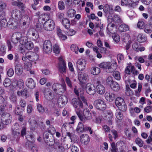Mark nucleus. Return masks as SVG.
<instances>
[{
	"label": "nucleus",
	"mask_w": 152,
	"mask_h": 152,
	"mask_svg": "<svg viewBox=\"0 0 152 152\" xmlns=\"http://www.w3.org/2000/svg\"><path fill=\"white\" fill-rule=\"evenodd\" d=\"M45 142L49 146H52L55 143L54 139L52 137H51L50 139L49 140H45Z\"/></svg>",
	"instance_id": "nucleus-38"
},
{
	"label": "nucleus",
	"mask_w": 152,
	"mask_h": 152,
	"mask_svg": "<svg viewBox=\"0 0 152 152\" xmlns=\"http://www.w3.org/2000/svg\"><path fill=\"white\" fill-rule=\"evenodd\" d=\"M105 97L107 101L112 102L115 99V95L112 92H107L105 94Z\"/></svg>",
	"instance_id": "nucleus-17"
},
{
	"label": "nucleus",
	"mask_w": 152,
	"mask_h": 152,
	"mask_svg": "<svg viewBox=\"0 0 152 152\" xmlns=\"http://www.w3.org/2000/svg\"><path fill=\"white\" fill-rule=\"evenodd\" d=\"M27 91L25 89H24L21 91H18L17 92V95L19 96H21L24 98H26L27 96Z\"/></svg>",
	"instance_id": "nucleus-29"
},
{
	"label": "nucleus",
	"mask_w": 152,
	"mask_h": 152,
	"mask_svg": "<svg viewBox=\"0 0 152 152\" xmlns=\"http://www.w3.org/2000/svg\"><path fill=\"white\" fill-rule=\"evenodd\" d=\"M48 25V27L51 28H55V25L54 22L53 20H51L50 23L48 22H45L44 23V25Z\"/></svg>",
	"instance_id": "nucleus-42"
},
{
	"label": "nucleus",
	"mask_w": 152,
	"mask_h": 152,
	"mask_svg": "<svg viewBox=\"0 0 152 152\" xmlns=\"http://www.w3.org/2000/svg\"><path fill=\"white\" fill-rule=\"evenodd\" d=\"M111 87L112 90L116 91H118L120 89L119 85L117 82L115 81L113 82L111 84Z\"/></svg>",
	"instance_id": "nucleus-24"
},
{
	"label": "nucleus",
	"mask_w": 152,
	"mask_h": 152,
	"mask_svg": "<svg viewBox=\"0 0 152 152\" xmlns=\"http://www.w3.org/2000/svg\"><path fill=\"white\" fill-rule=\"evenodd\" d=\"M106 81L107 84L110 85L112 83L114 82L113 81L112 77H108L107 78Z\"/></svg>",
	"instance_id": "nucleus-62"
},
{
	"label": "nucleus",
	"mask_w": 152,
	"mask_h": 152,
	"mask_svg": "<svg viewBox=\"0 0 152 152\" xmlns=\"http://www.w3.org/2000/svg\"><path fill=\"white\" fill-rule=\"evenodd\" d=\"M37 109L38 112L41 113H43L45 110L48 111L47 108H45L39 104H38L37 105Z\"/></svg>",
	"instance_id": "nucleus-32"
},
{
	"label": "nucleus",
	"mask_w": 152,
	"mask_h": 152,
	"mask_svg": "<svg viewBox=\"0 0 152 152\" xmlns=\"http://www.w3.org/2000/svg\"><path fill=\"white\" fill-rule=\"evenodd\" d=\"M110 7L108 4H106L104 6V11L105 13H107L110 10Z\"/></svg>",
	"instance_id": "nucleus-63"
},
{
	"label": "nucleus",
	"mask_w": 152,
	"mask_h": 152,
	"mask_svg": "<svg viewBox=\"0 0 152 152\" xmlns=\"http://www.w3.org/2000/svg\"><path fill=\"white\" fill-rule=\"evenodd\" d=\"M27 38L25 37H22L19 40V42L21 45H24L26 44L28 42L27 41Z\"/></svg>",
	"instance_id": "nucleus-47"
},
{
	"label": "nucleus",
	"mask_w": 152,
	"mask_h": 152,
	"mask_svg": "<svg viewBox=\"0 0 152 152\" xmlns=\"http://www.w3.org/2000/svg\"><path fill=\"white\" fill-rule=\"evenodd\" d=\"M144 110L147 113H149L152 110V106H148L145 107L144 109Z\"/></svg>",
	"instance_id": "nucleus-64"
},
{
	"label": "nucleus",
	"mask_w": 152,
	"mask_h": 152,
	"mask_svg": "<svg viewBox=\"0 0 152 152\" xmlns=\"http://www.w3.org/2000/svg\"><path fill=\"white\" fill-rule=\"evenodd\" d=\"M136 143L140 147L142 146L143 143V141L139 138H137L135 140Z\"/></svg>",
	"instance_id": "nucleus-48"
},
{
	"label": "nucleus",
	"mask_w": 152,
	"mask_h": 152,
	"mask_svg": "<svg viewBox=\"0 0 152 152\" xmlns=\"http://www.w3.org/2000/svg\"><path fill=\"white\" fill-rule=\"evenodd\" d=\"M52 130L53 131V132L51 133V130H49L48 132H44V135H43V137L45 141V140H48L49 138V133H50L51 134H54L56 132V130L55 128L53 127L52 128Z\"/></svg>",
	"instance_id": "nucleus-23"
},
{
	"label": "nucleus",
	"mask_w": 152,
	"mask_h": 152,
	"mask_svg": "<svg viewBox=\"0 0 152 152\" xmlns=\"http://www.w3.org/2000/svg\"><path fill=\"white\" fill-rule=\"evenodd\" d=\"M65 30H61L58 29L57 31V33L58 36L61 40H64L67 38V37L64 34H66Z\"/></svg>",
	"instance_id": "nucleus-15"
},
{
	"label": "nucleus",
	"mask_w": 152,
	"mask_h": 152,
	"mask_svg": "<svg viewBox=\"0 0 152 152\" xmlns=\"http://www.w3.org/2000/svg\"><path fill=\"white\" fill-rule=\"evenodd\" d=\"M29 123L30 125V129L32 131L35 130L37 127V121L35 120L29 121Z\"/></svg>",
	"instance_id": "nucleus-21"
},
{
	"label": "nucleus",
	"mask_w": 152,
	"mask_h": 152,
	"mask_svg": "<svg viewBox=\"0 0 152 152\" xmlns=\"http://www.w3.org/2000/svg\"><path fill=\"white\" fill-rule=\"evenodd\" d=\"M76 11L74 9H71L68 10L67 14L69 17L72 18L74 17Z\"/></svg>",
	"instance_id": "nucleus-41"
},
{
	"label": "nucleus",
	"mask_w": 152,
	"mask_h": 152,
	"mask_svg": "<svg viewBox=\"0 0 152 152\" xmlns=\"http://www.w3.org/2000/svg\"><path fill=\"white\" fill-rule=\"evenodd\" d=\"M129 0H121V5L122 6H128L129 7H132L133 6V3L130 2Z\"/></svg>",
	"instance_id": "nucleus-26"
},
{
	"label": "nucleus",
	"mask_w": 152,
	"mask_h": 152,
	"mask_svg": "<svg viewBox=\"0 0 152 152\" xmlns=\"http://www.w3.org/2000/svg\"><path fill=\"white\" fill-rule=\"evenodd\" d=\"M97 92L100 94H102L105 92V88L104 86L100 84H98L96 87Z\"/></svg>",
	"instance_id": "nucleus-18"
},
{
	"label": "nucleus",
	"mask_w": 152,
	"mask_h": 152,
	"mask_svg": "<svg viewBox=\"0 0 152 152\" xmlns=\"http://www.w3.org/2000/svg\"><path fill=\"white\" fill-rule=\"evenodd\" d=\"M7 73L9 77H11L13 75L14 73L13 69L12 68H10L8 70Z\"/></svg>",
	"instance_id": "nucleus-60"
},
{
	"label": "nucleus",
	"mask_w": 152,
	"mask_h": 152,
	"mask_svg": "<svg viewBox=\"0 0 152 152\" xmlns=\"http://www.w3.org/2000/svg\"><path fill=\"white\" fill-rule=\"evenodd\" d=\"M22 111L21 109H20L19 107H16L15 110V114L17 115H20Z\"/></svg>",
	"instance_id": "nucleus-58"
},
{
	"label": "nucleus",
	"mask_w": 152,
	"mask_h": 152,
	"mask_svg": "<svg viewBox=\"0 0 152 152\" xmlns=\"http://www.w3.org/2000/svg\"><path fill=\"white\" fill-rule=\"evenodd\" d=\"M10 100L13 102L15 103L17 102V98L15 95L12 94L10 98Z\"/></svg>",
	"instance_id": "nucleus-57"
},
{
	"label": "nucleus",
	"mask_w": 152,
	"mask_h": 152,
	"mask_svg": "<svg viewBox=\"0 0 152 152\" xmlns=\"http://www.w3.org/2000/svg\"><path fill=\"white\" fill-rule=\"evenodd\" d=\"M124 103L125 102L124 99L120 97L116 98L115 101V104L118 107L122 104H124Z\"/></svg>",
	"instance_id": "nucleus-27"
},
{
	"label": "nucleus",
	"mask_w": 152,
	"mask_h": 152,
	"mask_svg": "<svg viewBox=\"0 0 152 152\" xmlns=\"http://www.w3.org/2000/svg\"><path fill=\"white\" fill-rule=\"evenodd\" d=\"M52 112L53 114L56 117H58L60 115V111L56 108H54L53 109Z\"/></svg>",
	"instance_id": "nucleus-49"
},
{
	"label": "nucleus",
	"mask_w": 152,
	"mask_h": 152,
	"mask_svg": "<svg viewBox=\"0 0 152 152\" xmlns=\"http://www.w3.org/2000/svg\"><path fill=\"white\" fill-rule=\"evenodd\" d=\"M71 49L72 51L75 52V53L77 54L78 53L79 48L75 44H72L71 46Z\"/></svg>",
	"instance_id": "nucleus-40"
},
{
	"label": "nucleus",
	"mask_w": 152,
	"mask_h": 152,
	"mask_svg": "<svg viewBox=\"0 0 152 152\" xmlns=\"http://www.w3.org/2000/svg\"><path fill=\"white\" fill-rule=\"evenodd\" d=\"M137 41L140 42H143L147 40V38L142 34H139L137 38Z\"/></svg>",
	"instance_id": "nucleus-28"
},
{
	"label": "nucleus",
	"mask_w": 152,
	"mask_h": 152,
	"mask_svg": "<svg viewBox=\"0 0 152 152\" xmlns=\"http://www.w3.org/2000/svg\"><path fill=\"white\" fill-rule=\"evenodd\" d=\"M26 85L28 87L30 88H33L35 87V84L33 79L31 78L27 79Z\"/></svg>",
	"instance_id": "nucleus-20"
},
{
	"label": "nucleus",
	"mask_w": 152,
	"mask_h": 152,
	"mask_svg": "<svg viewBox=\"0 0 152 152\" xmlns=\"http://www.w3.org/2000/svg\"><path fill=\"white\" fill-rule=\"evenodd\" d=\"M134 66H127L125 70V72L126 74H130L134 69Z\"/></svg>",
	"instance_id": "nucleus-37"
},
{
	"label": "nucleus",
	"mask_w": 152,
	"mask_h": 152,
	"mask_svg": "<svg viewBox=\"0 0 152 152\" xmlns=\"http://www.w3.org/2000/svg\"><path fill=\"white\" fill-rule=\"evenodd\" d=\"M31 66L32 64L30 62L24 63V69L26 70H29L31 68Z\"/></svg>",
	"instance_id": "nucleus-51"
},
{
	"label": "nucleus",
	"mask_w": 152,
	"mask_h": 152,
	"mask_svg": "<svg viewBox=\"0 0 152 152\" xmlns=\"http://www.w3.org/2000/svg\"><path fill=\"white\" fill-rule=\"evenodd\" d=\"M26 138L28 141H34V137L32 134L27 135L26 136Z\"/></svg>",
	"instance_id": "nucleus-56"
},
{
	"label": "nucleus",
	"mask_w": 152,
	"mask_h": 152,
	"mask_svg": "<svg viewBox=\"0 0 152 152\" xmlns=\"http://www.w3.org/2000/svg\"><path fill=\"white\" fill-rule=\"evenodd\" d=\"M115 115L117 118L118 120H121L123 119V115L120 110L118 109L116 110Z\"/></svg>",
	"instance_id": "nucleus-33"
},
{
	"label": "nucleus",
	"mask_w": 152,
	"mask_h": 152,
	"mask_svg": "<svg viewBox=\"0 0 152 152\" xmlns=\"http://www.w3.org/2000/svg\"><path fill=\"white\" fill-rule=\"evenodd\" d=\"M53 50L54 52L56 54H58L60 53V49L59 46L56 44H55L53 46Z\"/></svg>",
	"instance_id": "nucleus-45"
},
{
	"label": "nucleus",
	"mask_w": 152,
	"mask_h": 152,
	"mask_svg": "<svg viewBox=\"0 0 152 152\" xmlns=\"http://www.w3.org/2000/svg\"><path fill=\"white\" fill-rule=\"evenodd\" d=\"M86 88L87 93L90 95H94L95 93V87L92 84L87 83Z\"/></svg>",
	"instance_id": "nucleus-9"
},
{
	"label": "nucleus",
	"mask_w": 152,
	"mask_h": 152,
	"mask_svg": "<svg viewBox=\"0 0 152 152\" xmlns=\"http://www.w3.org/2000/svg\"><path fill=\"white\" fill-rule=\"evenodd\" d=\"M18 11L17 10H13L11 13L12 17L13 18H15L18 17Z\"/></svg>",
	"instance_id": "nucleus-55"
},
{
	"label": "nucleus",
	"mask_w": 152,
	"mask_h": 152,
	"mask_svg": "<svg viewBox=\"0 0 152 152\" xmlns=\"http://www.w3.org/2000/svg\"><path fill=\"white\" fill-rule=\"evenodd\" d=\"M40 17H42V21L47 22L49 20V17L48 15L45 14H42Z\"/></svg>",
	"instance_id": "nucleus-52"
},
{
	"label": "nucleus",
	"mask_w": 152,
	"mask_h": 152,
	"mask_svg": "<svg viewBox=\"0 0 152 152\" xmlns=\"http://www.w3.org/2000/svg\"><path fill=\"white\" fill-rule=\"evenodd\" d=\"M52 88L53 90L56 91L59 90L60 91L62 92L66 90V87L65 85H61L58 84H54Z\"/></svg>",
	"instance_id": "nucleus-10"
},
{
	"label": "nucleus",
	"mask_w": 152,
	"mask_h": 152,
	"mask_svg": "<svg viewBox=\"0 0 152 152\" xmlns=\"http://www.w3.org/2000/svg\"><path fill=\"white\" fill-rule=\"evenodd\" d=\"M80 110H76L77 114L80 120L82 121H85L87 120H90L92 118L91 114L89 110L88 109H85L83 111V115L80 112Z\"/></svg>",
	"instance_id": "nucleus-2"
},
{
	"label": "nucleus",
	"mask_w": 152,
	"mask_h": 152,
	"mask_svg": "<svg viewBox=\"0 0 152 152\" xmlns=\"http://www.w3.org/2000/svg\"><path fill=\"white\" fill-rule=\"evenodd\" d=\"M78 77L79 81L82 83H84L88 77V75L86 73L80 72L78 74Z\"/></svg>",
	"instance_id": "nucleus-12"
},
{
	"label": "nucleus",
	"mask_w": 152,
	"mask_h": 152,
	"mask_svg": "<svg viewBox=\"0 0 152 152\" xmlns=\"http://www.w3.org/2000/svg\"><path fill=\"white\" fill-rule=\"evenodd\" d=\"M58 64V70L61 73H65L66 72V65L65 63Z\"/></svg>",
	"instance_id": "nucleus-25"
},
{
	"label": "nucleus",
	"mask_w": 152,
	"mask_h": 152,
	"mask_svg": "<svg viewBox=\"0 0 152 152\" xmlns=\"http://www.w3.org/2000/svg\"><path fill=\"white\" fill-rule=\"evenodd\" d=\"M91 73L94 75H98L100 72V69L97 67H93L91 69Z\"/></svg>",
	"instance_id": "nucleus-30"
},
{
	"label": "nucleus",
	"mask_w": 152,
	"mask_h": 152,
	"mask_svg": "<svg viewBox=\"0 0 152 152\" xmlns=\"http://www.w3.org/2000/svg\"><path fill=\"white\" fill-rule=\"evenodd\" d=\"M113 40L116 42H118L119 41V36L117 34H115L112 36Z\"/></svg>",
	"instance_id": "nucleus-59"
},
{
	"label": "nucleus",
	"mask_w": 152,
	"mask_h": 152,
	"mask_svg": "<svg viewBox=\"0 0 152 152\" xmlns=\"http://www.w3.org/2000/svg\"><path fill=\"white\" fill-rule=\"evenodd\" d=\"M71 104L75 108V111L80 110L83 107V104L79 98H74L71 100Z\"/></svg>",
	"instance_id": "nucleus-5"
},
{
	"label": "nucleus",
	"mask_w": 152,
	"mask_h": 152,
	"mask_svg": "<svg viewBox=\"0 0 152 152\" xmlns=\"http://www.w3.org/2000/svg\"><path fill=\"white\" fill-rule=\"evenodd\" d=\"M11 84V81L8 78H6L4 80L3 84L5 87H8L10 86Z\"/></svg>",
	"instance_id": "nucleus-44"
},
{
	"label": "nucleus",
	"mask_w": 152,
	"mask_h": 152,
	"mask_svg": "<svg viewBox=\"0 0 152 152\" xmlns=\"http://www.w3.org/2000/svg\"><path fill=\"white\" fill-rule=\"evenodd\" d=\"M66 82L67 85L70 88L72 87V82L70 80V79L68 77H66L65 80Z\"/></svg>",
	"instance_id": "nucleus-53"
},
{
	"label": "nucleus",
	"mask_w": 152,
	"mask_h": 152,
	"mask_svg": "<svg viewBox=\"0 0 152 152\" xmlns=\"http://www.w3.org/2000/svg\"><path fill=\"white\" fill-rule=\"evenodd\" d=\"M21 34L17 32L14 33L11 37V41L13 43H17L21 38Z\"/></svg>",
	"instance_id": "nucleus-11"
},
{
	"label": "nucleus",
	"mask_w": 152,
	"mask_h": 152,
	"mask_svg": "<svg viewBox=\"0 0 152 152\" xmlns=\"http://www.w3.org/2000/svg\"><path fill=\"white\" fill-rule=\"evenodd\" d=\"M99 66L101 68L105 69L108 73H110L116 69L117 65L115 62L112 63L109 62H103L99 64Z\"/></svg>",
	"instance_id": "nucleus-1"
},
{
	"label": "nucleus",
	"mask_w": 152,
	"mask_h": 152,
	"mask_svg": "<svg viewBox=\"0 0 152 152\" xmlns=\"http://www.w3.org/2000/svg\"><path fill=\"white\" fill-rule=\"evenodd\" d=\"M85 130V127L82 122H80L77 126L76 131L77 132L80 133L83 132Z\"/></svg>",
	"instance_id": "nucleus-22"
},
{
	"label": "nucleus",
	"mask_w": 152,
	"mask_h": 152,
	"mask_svg": "<svg viewBox=\"0 0 152 152\" xmlns=\"http://www.w3.org/2000/svg\"><path fill=\"white\" fill-rule=\"evenodd\" d=\"M15 73L18 75H20L22 73L23 68L22 65L20 63H15Z\"/></svg>",
	"instance_id": "nucleus-13"
},
{
	"label": "nucleus",
	"mask_w": 152,
	"mask_h": 152,
	"mask_svg": "<svg viewBox=\"0 0 152 152\" xmlns=\"http://www.w3.org/2000/svg\"><path fill=\"white\" fill-rule=\"evenodd\" d=\"M25 56L29 61L34 62L38 61L39 58V56L38 54L32 52H28L25 54Z\"/></svg>",
	"instance_id": "nucleus-6"
},
{
	"label": "nucleus",
	"mask_w": 152,
	"mask_h": 152,
	"mask_svg": "<svg viewBox=\"0 0 152 152\" xmlns=\"http://www.w3.org/2000/svg\"><path fill=\"white\" fill-rule=\"evenodd\" d=\"M58 7L59 10H63L65 8V4L62 1H60L58 3Z\"/></svg>",
	"instance_id": "nucleus-43"
},
{
	"label": "nucleus",
	"mask_w": 152,
	"mask_h": 152,
	"mask_svg": "<svg viewBox=\"0 0 152 152\" xmlns=\"http://www.w3.org/2000/svg\"><path fill=\"white\" fill-rule=\"evenodd\" d=\"M117 58L118 63H120L121 61L124 60V56L122 54H118L117 56Z\"/></svg>",
	"instance_id": "nucleus-61"
},
{
	"label": "nucleus",
	"mask_w": 152,
	"mask_h": 152,
	"mask_svg": "<svg viewBox=\"0 0 152 152\" xmlns=\"http://www.w3.org/2000/svg\"><path fill=\"white\" fill-rule=\"evenodd\" d=\"M77 67L80 70H83L86 67V64L85 61L83 59L78 60L76 63Z\"/></svg>",
	"instance_id": "nucleus-14"
},
{
	"label": "nucleus",
	"mask_w": 152,
	"mask_h": 152,
	"mask_svg": "<svg viewBox=\"0 0 152 152\" xmlns=\"http://www.w3.org/2000/svg\"><path fill=\"white\" fill-rule=\"evenodd\" d=\"M12 130V134L15 136V138H16V140H18L20 132V128L19 124H15L13 127Z\"/></svg>",
	"instance_id": "nucleus-7"
},
{
	"label": "nucleus",
	"mask_w": 152,
	"mask_h": 152,
	"mask_svg": "<svg viewBox=\"0 0 152 152\" xmlns=\"http://www.w3.org/2000/svg\"><path fill=\"white\" fill-rule=\"evenodd\" d=\"M23 82L21 79H20L16 83V86L20 89L22 88H23Z\"/></svg>",
	"instance_id": "nucleus-46"
},
{
	"label": "nucleus",
	"mask_w": 152,
	"mask_h": 152,
	"mask_svg": "<svg viewBox=\"0 0 152 152\" xmlns=\"http://www.w3.org/2000/svg\"><path fill=\"white\" fill-rule=\"evenodd\" d=\"M67 100L66 97L65 96H60L58 100V103L59 105L62 104L63 106L65 105L67 102Z\"/></svg>",
	"instance_id": "nucleus-19"
},
{
	"label": "nucleus",
	"mask_w": 152,
	"mask_h": 152,
	"mask_svg": "<svg viewBox=\"0 0 152 152\" xmlns=\"http://www.w3.org/2000/svg\"><path fill=\"white\" fill-rule=\"evenodd\" d=\"M80 140L82 143L87 144L90 141L89 137L86 134H83L80 137Z\"/></svg>",
	"instance_id": "nucleus-16"
},
{
	"label": "nucleus",
	"mask_w": 152,
	"mask_h": 152,
	"mask_svg": "<svg viewBox=\"0 0 152 152\" xmlns=\"http://www.w3.org/2000/svg\"><path fill=\"white\" fill-rule=\"evenodd\" d=\"M63 24L66 28H69L70 26L69 20L66 18L63 19L62 21Z\"/></svg>",
	"instance_id": "nucleus-31"
},
{
	"label": "nucleus",
	"mask_w": 152,
	"mask_h": 152,
	"mask_svg": "<svg viewBox=\"0 0 152 152\" xmlns=\"http://www.w3.org/2000/svg\"><path fill=\"white\" fill-rule=\"evenodd\" d=\"M34 44L31 41L27 42L25 44V48L28 50H30L34 47Z\"/></svg>",
	"instance_id": "nucleus-36"
},
{
	"label": "nucleus",
	"mask_w": 152,
	"mask_h": 152,
	"mask_svg": "<svg viewBox=\"0 0 152 152\" xmlns=\"http://www.w3.org/2000/svg\"><path fill=\"white\" fill-rule=\"evenodd\" d=\"M112 148L111 150V152H117L118 149L116 148L114 142H112L111 144Z\"/></svg>",
	"instance_id": "nucleus-54"
},
{
	"label": "nucleus",
	"mask_w": 152,
	"mask_h": 152,
	"mask_svg": "<svg viewBox=\"0 0 152 152\" xmlns=\"http://www.w3.org/2000/svg\"><path fill=\"white\" fill-rule=\"evenodd\" d=\"M1 119L0 129H2L4 128L6 125L10 123L11 121L12 117L9 113H5L2 114Z\"/></svg>",
	"instance_id": "nucleus-3"
},
{
	"label": "nucleus",
	"mask_w": 152,
	"mask_h": 152,
	"mask_svg": "<svg viewBox=\"0 0 152 152\" xmlns=\"http://www.w3.org/2000/svg\"><path fill=\"white\" fill-rule=\"evenodd\" d=\"M94 105L97 109L101 111L104 110L106 108V104L101 99L95 100L94 103Z\"/></svg>",
	"instance_id": "nucleus-4"
},
{
	"label": "nucleus",
	"mask_w": 152,
	"mask_h": 152,
	"mask_svg": "<svg viewBox=\"0 0 152 152\" xmlns=\"http://www.w3.org/2000/svg\"><path fill=\"white\" fill-rule=\"evenodd\" d=\"M52 50V44L50 41L45 40L43 45V50L46 53H50Z\"/></svg>",
	"instance_id": "nucleus-8"
},
{
	"label": "nucleus",
	"mask_w": 152,
	"mask_h": 152,
	"mask_svg": "<svg viewBox=\"0 0 152 152\" xmlns=\"http://www.w3.org/2000/svg\"><path fill=\"white\" fill-rule=\"evenodd\" d=\"M113 76L117 80H119L121 79V76L120 72L117 71H114L113 73Z\"/></svg>",
	"instance_id": "nucleus-39"
},
{
	"label": "nucleus",
	"mask_w": 152,
	"mask_h": 152,
	"mask_svg": "<svg viewBox=\"0 0 152 152\" xmlns=\"http://www.w3.org/2000/svg\"><path fill=\"white\" fill-rule=\"evenodd\" d=\"M107 32L109 36H112L118 32V30L116 29H107Z\"/></svg>",
	"instance_id": "nucleus-35"
},
{
	"label": "nucleus",
	"mask_w": 152,
	"mask_h": 152,
	"mask_svg": "<svg viewBox=\"0 0 152 152\" xmlns=\"http://www.w3.org/2000/svg\"><path fill=\"white\" fill-rule=\"evenodd\" d=\"M118 109L120 110L121 111H125L127 110V106L125 103L124 104H122L118 107Z\"/></svg>",
	"instance_id": "nucleus-50"
},
{
	"label": "nucleus",
	"mask_w": 152,
	"mask_h": 152,
	"mask_svg": "<svg viewBox=\"0 0 152 152\" xmlns=\"http://www.w3.org/2000/svg\"><path fill=\"white\" fill-rule=\"evenodd\" d=\"M66 34L68 36H72L75 35L76 31L73 29H65Z\"/></svg>",
	"instance_id": "nucleus-34"
}]
</instances>
